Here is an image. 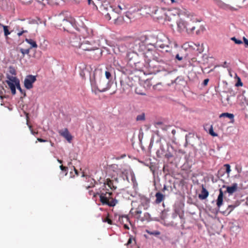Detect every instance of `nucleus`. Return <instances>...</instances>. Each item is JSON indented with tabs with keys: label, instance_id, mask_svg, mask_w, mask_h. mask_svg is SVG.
I'll list each match as a JSON object with an SVG mask.
<instances>
[{
	"label": "nucleus",
	"instance_id": "1",
	"mask_svg": "<svg viewBox=\"0 0 248 248\" xmlns=\"http://www.w3.org/2000/svg\"><path fill=\"white\" fill-rule=\"evenodd\" d=\"M178 31L180 32L186 31L187 34H192L198 27V23L195 20L188 19L184 20L181 17L176 21Z\"/></svg>",
	"mask_w": 248,
	"mask_h": 248
},
{
	"label": "nucleus",
	"instance_id": "2",
	"mask_svg": "<svg viewBox=\"0 0 248 248\" xmlns=\"http://www.w3.org/2000/svg\"><path fill=\"white\" fill-rule=\"evenodd\" d=\"M112 193L108 189H104V188L99 189L100 201L102 205H107L110 207H113L117 203L118 201L112 197Z\"/></svg>",
	"mask_w": 248,
	"mask_h": 248
},
{
	"label": "nucleus",
	"instance_id": "3",
	"mask_svg": "<svg viewBox=\"0 0 248 248\" xmlns=\"http://www.w3.org/2000/svg\"><path fill=\"white\" fill-rule=\"evenodd\" d=\"M91 83L92 91L95 94H97L98 92H106L110 88L109 81L104 79H100L98 82L94 79V80H91Z\"/></svg>",
	"mask_w": 248,
	"mask_h": 248
},
{
	"label": "nucleus",
	"instance_id": "4",
	"mask_svg": "<svg viewBox=\"0 0 248 248\" xmlns=\"http://www.w3.org/2000/svg\"><path fill=\"white\" fill-rule=\"evenodd\" d=\"M147 39L146 35H142L139 38L136 39L133 42L132 48L136 53L144 52L146 48L145 41Z\"/></svg>",
	"mask_w": 248,
	"mask_h": 248
},
{
	"label": "nucleus",
	"instance_id": "5",
	"mask_svg": "<svg viewBox=\"0 0 248 248\" xmlns=\"http://www.w3.org/2000/svg\"><path fill=\"white\" fill-rule=\"evenodd\" d=\"M151 36L156 39V42L154 45L155 47H160L161 48L168 47V45L167 44L168 42V38H167L162 33H155Z\"/></svg>",
	"mask_w": 248,
	"mask_h": 248
},
{
	"label": "nucleus",
	"instance_id": "6",
	"mask_svg": "<svg viewBox=\"0 0 248 248\" xmlns=\"http://www.w3.org/2000/svg\"><path fill=\"white\" fill-rule=\"evenodd\" d=\"M80 49L84 51H91L97 49L98 47L94 41L84 39L81 42Z\"/></svg>",
	"mask_w": 248,
	"mask_h": 248
},
{
	"label": "nucleus",
	"instance_id": "7",
	"mask_svg": "<svg viewBox=\"0 0 248 248\" xmlns=\"http://www.w3.org/2000/svg\"><path fill=\"white\" fill-rule=\"evenodd\" d=\"M155 14L156 15L155 17L158 19H164L165 20H170V13L169 9L165 8L159 9L155 10Z\"/></svg>",
	"mask_w": 248,
	"mask_h": 248
},
{
	"label": "nucleus",
	"instance_id": "8",
	"mask_svg": "<svg viewBox=\"0 0 248 248\" xmlns=\"http://www.w3.org/2000/svg\"><path fill=\"white\" fill-rule=\"evenodd\" d=\"M6 78L8 80H6V83L8 84L9 88L11 91V93L13 95H15L16 93V80H18L16 77L10 76L9 75H6Z\"/></svg>",
	"mask_w": 248,
	"mask_h": 248
},
{
	"label": "nucleus",
	"instance_id": "9",
	"mask_svg": "<svg viewBox=\"0 0 248 248\" xmlns=\"http://www.w3.org/2000/svg\"><path fill=\"white\" fill-rule=\"evenodd\" d=\"M82 177H85L86 181L88 183V184H86L84 185V186L86 189L94 187L97 183L96 181L93 178L90 176L85 175L84 172L82 173Z\"/></svg>",
	"mask_w": 248,
	"mask_h": 248
},
{
	"label": "nucleus",
	"instance_id": "10",
	"mask_svg": "<svg viewBox=\"0 0 248 248\" xmlns=\"http://www.w3.org/2000/svg\"><path fill=\"white\" fill-rule=\"evenodd\" d=\"M36 80V77L32 75L27 76L24 80V86L27 89L33 87V83Z\"/></svg>",
	"mask_w": 248,
	"mask_h": 248
},
{
	"label": "nucleus",
	"instance_id": "11",
	"mask_svg": "<svg viewBox=\"0 0 248 248\" xmlns=\"http://www.w3.org/2000/svg\"><path fill=\"white\" fill-rule=\"evenodd\" d=\"M81 42V39L74 34L71 35L70 38V43L74 47L80 48Z\"/></svg>",
	"mask_w": 248,
	"mask_h": 248
},
{
	"label": "nucleus",
	"instance_id": "12",
	"mask_svg": "<svg viewBox=\"0 0 248 248\" xmlns=\"http://www.w3.org/2000/svg\"><path fill=\"white\" fill-rule=\"evenodd\" d=\"M59 133L61 136L64 138L69 142H71L73 139V137L69 133L67 128L60 130L59 131Z\"/></svg>",
	"mask_w": 248,
	"mask_h": 248
},
{
	"label": "nucleus",
	"instance_id": "13",
	"mask_svg": "<svg viewBox=\"0 0 248 248\" xmlns=\"http://www.w3.org/2000/svg\"><path fill=\"white\" fill-rule=\"evenodd\" d=\"M139 202L140 203V205L143 206L144 209H147L148 208L150 203L148 198L144 196L139 195Z\"/></svg>",
	"mask_w": 248,
	"mask_h": 248
},
{
	"label": "nucleus",
	"instance_id": "14",
	"mask_svg": "<svg viewBox=\"0 0 248 248\" xmlns=\"http://www.w3.org/2000/svg\"><path fill=\"white\" fill-rule=\"evenodd\" d=\"M200 46V45L199 43L195 44L192 42H188L184 43L182 47L185 49L190 48L193 50L196 49L198 51V47Z\"/></svg>",
	"mask_w": 248,
	"mask_h": 248
},
{
	"label": "nucleus",
	"instance_id": "15",
	"mask_svg": "<svg viewBox=\"0 0 248 248\" xmlns=\"http://www.w3.org/2000/svg\"><path fill=\"white\" fill-rule=\"evenodd\" d=\"M171 15L173 16H176L177 15L179 17L184 16H187L188 18L189 16H190V14H188L186 12H182L178 8H173V9H171Z\"/></svg>",
	"mask_w": 248,
	"mask_h": 248
},
{
	"label": "nucleus",
	"instance_id": "16",
	"mask_svg": "<svg viewBox=\"0 0 248 248\" xmlns=\"http://www.w3.org/2000/svg\"><path fill=\"white\" fill-rule=\"evenodd\" d=\"M240 105L241 106L243 110L244 111L246 116L248 117V114L247 113V109H246V107L248 106V99L245 96H242L241 98V102Z\"/></svg>",
	"mask_w": 248,
	"mask_h": 248
},
{
	"label": "nucleus",
	"instance_id": "17",
	"mask_svg": "<svg viewBox=\"0 0 248 248\" xmlns=\"http://www.w3.org/2000/svg\"><path fill=\"white\" fill-rule=\"evenodd\" d=\"M169 215L167 214V212L163 211L161 215V223L166 226H169L170 224L169 219Z\"/></svg>",
	"mask_w": 248,
	"mask_h": 248
},
{
	"label": "nucleus",
	"instance_id": "18",
	"mask_svg": "<svg viewBox=\"0 0 248 248\" xmlns=\"http://www.w3.org/2000/svg\"><path fill=\"white\" fill-rule=\"evenodd\" d=\"M106 186H108L109 189L111 190L115 189L116 188V187L113 185V181L109 179H107L105 181L104 185L101 188H104V189H107L106 188Z\"/></svg>",
	"mask_w": 248,
	"mask_h": 248
},
{
	"label": "nucleus",
	"instance_id": "19",
	"mask_svg": "<svg viewBox=\"0 0 248 248\" xmlns=\"http://www.w3.org/2000/svg\"><path fill=\"white\" fill-rule=\"evenodd\" d=\"M166 86L169 87L170 84L169 83L165 84L164 82H160L154 85L153 88L155 90L162 91L165 89V87Z\"/></svg>",
	"mask_w": 248,
	"mask_h": 248
},
{
	"label": "nucleus",
	"instance_id": "20",
	"mask_svg": "<svg viewBox=\"0 0 248 248\" xmlns=\"http://www.w3.org/2000/svg\"><path fill=\"white\" fill-rule=\"evenodd\" d=\"M237 184L233 183L231 186H228L226 187V192L230 194H232L237 190Z\"/></svg>",
	"mask_w": 248,
	"mask_h": 248
},
{
	"label": "nucleus",
	"instance_id": "21",
	"mask_svg": "<svg viewBox=\"0 0 248 248\" xmlns=\"http://www.w3.org/2000/svg\"><path fill=\"white\" fill-rule=\"evenodd\" d=\"M209 195V192L206 189L202 186V190L201 193L199 195V198L201 200H204L207 198Z\"/></svg>",
	"mask_w": 248,
	"mask_h": 248
},
{
	"label": "nucleus",
	"instance_id": "22",
	"mask_svg": "<svg viewBox=\"0 0 248 248\" xmlns=\"http://www.w3.org/2000/svg\"><path fill=\"white\" fill-rule=\"evenodd\" d=\"M223 192L222 190L220 189L219 190V193L218 196L217 200V207L220 208V206L222 205L223 203Z\"/></svg>",
	"mask_w": 248,
	"mask_h": 248
},
{
	"label": "nucleus",
	"instance_id": "23",
	"mask_svg": "<svg viewBox=\"0 0 248 248\" xmlns=\"http://www.w3.org/2000/svg\"><path fill=\"white\" fill-rule=\"evenodd\" d=\"M163 170L164 173H165L166 177L167 175L170 174V163H169V162L167 163L164 165Z\"/></svg>",
	"mask_w": 248,
	"mask_h": 248
},
{
	"label": "nucleus",
	"instance_id": "24",
	"mask_svg": "<svg viewBox=\"0 0 248 248\" xmlns=\"http://www.w3.org/2000/svg\"><path fill=\"white\" fill-rule=\"evenodd\" d=\"M155 202L157 203H159L163 201L164 199V196L163 194L161 193L160 192H157L155 194Z\"/></svg>",
	"mask_w": 248,
	"mask_h": 248
},
{
	"label": "nucleus",
	"instance_id": "25",
	"mask_svg": "<svg viewBox=\"0 0 248 248\" xmlns=\"http://www.w3.org/2000/svg\"><path fill=\"white\" fill-rule=\"evenodd\" d=\"M62 25H63V28L64 30L68 31V29H69V27H71L72 26L71 23L69 22L67 20H66L64 19L63 20V23L62 24Z\"/></svg>",
	"mask_w": 248,
	"mask_h": 248
},
{
	"label": "nucleus",
	"instance_id": "26",
	"mask_svg": "<svg viewBox=\"0 0 248 248\" xmlns=\"http://www.w3.org/2000/svg\"><path fill=\"white\" fill-rule=\"evenodd\" d=\"M25 41L31 45V47H30V49H31L33 47V48L37 47V45L36 43L33 40L31 39L26 38L25 39Z\"/></svg>",
	"mask_w": 248,
	"mask_h": 248
},
{
	"label": "nucleus",
	"instance_id": "27",
	"mask_svg": "<svg viewBox=\"0 0 248 248\" xmlns=\"http://www.w3.org/2000/svg\"><path fill=\"white\" fill-rule=\"evenodd\" d=\"M135 92L136 93L138 94L142 95H145L146 94L143 92V88H142L141 86L136 87Z\"/></svg>",
	"mask_w": 248,
	"mask_h": 248
},
{
	"label": "nucleus",
	"instance_id": "28",
	"mask_svg": "<svg viewBox=\"0 0 248 248\" xmlns=\"http://www.w3.org/2000/svg\"><path fill=\"white\" fill-rule=\"evenodd\" d=\"M221 117H227L229 118L230 119H232L234 118V115L232 113H223L220 115L219 116Z\"/></svg>",
	"mask_w": 248,
	"mask_h": 248
},
{
	"label": "nucleus",
	"instance_id": "29",
	"mask_svg": "<svg viewBox=\"0 0 248 248\" xmlns=\"http://www.w3.org/2000/svg\"><path fill=\"white\" fill-rule=\"evenodd\" d=\"M0 26H2L3 28L4 34L6 37H7L8 35L11 33V32L8 30V27L7 26L3 25L0 23Z\"/></svg>",
	"mask_w": 248,
	"mask_h": 248
},
{
	"label": "nucleus",
	"instance_id": "30",
	"mask_svg": "<svg viewBox=\"0 0 248 248\" xmlns=\"http://www.w3.org/2000/svg\"><path fill=\"white\" fill-rule=\"evenodd\" d=\"M90 196H93V199H94L98 195H99V190L97 192H94L93 190H90L88 191Z\"/></svg>",
	"mask_w": 248,
	"mask_h": 248
},
{
	"label": "nucleus",
	"instance_id": "31",
	"mask_svg": "<svg viewBox=\"0 0 248 248\" xmlns=\"http://www.w3.org/2000/svg\"><path fill=\"white\" fill-rule=\"evenodd\" d=\"M30 49H30V48H28V49L20 48V51L22 54V57L24 58L25 54H29V53H30Z\"/></svg>",
	"mask_w": 248,
	"mask_h": 248
},
{
	"label": "nucleus",
	"instance_id": "32",
	"mask_svg": "<svg viewBox=\"0 0 248 248\" xmlns=\"http://www.w3.org/2000/svg\"><path fill=\"white\" fill-rule=\"evenodd\" d=\"M140 207V205H139L138 207L136 209V210L135 211V215L138 216L137 217L138 218H140V216L142 213V211L141 210Z\"/></svg>",
	"mask_w": 248,
	"mask_h": 248
},
{
	"label": "nucleus",
	"instance_id": "33",
	"mask_svg": "<svg viewBox=\"0 0 248 248\" xmlns=\"http://www.w3.org/2000/svg\"><path fill=\"white\" fill-rule=\"evenodd\" d=\"M9 72L12 75L16 76V74L15 68L12 66L9 67Z\"/></svg>",
	"mask_w": 248,
	"mask_h": 248
},
{
	"label": "nucleus",
	"instance_id": "34",
	"mask_svg": "<svg viewBox=\"0 0 248 248\" xmlns=\"http://www.w3.org/2000/svg\"><path fill=\"white\" fill-rule=\"evenodd\" d=\"M137 121H144L145 120V114L144 113H141L137 116Z\"/></svg>",
	"mask_w": 248,
	"mask_h": 248
},
{
	"label": "nucleus",
	"instance_id": "35",
	"mask_svg": "<svg viewBox=\"0 0 248 248\" xmlns=\"http://www.w3.org/2000/svg\"><path fill=\"white\" fill-rule=\"evenodd\" d=\"M146 232L151 235H158L160 234V232L159 231H146Z\"/></svg>",
	"mask_w": 248,
	"mask_h": 248
},
{
	"label": "nucleus",
	"instance_id": "36",
	"mask_svg": "<svg viewBox=\"0 0 248 248\" xmlns=\"http://www.w3.org/2000/svg\"><path fill=\"white\" fill-rule=\"evenodd\" d=\"M224 167L226 168V172L229 175L231 171L230 165L228 164H226L224 165Z\"/></svg>",
	"mask_w": 248,
	"mask_h": 248
},
{
	"label": "nucleus",
	"instance_id": "37",
	"mask_svg": "<svg viewBox=\"0 0 248 248\" xmlns=\"http://www.w3.org/2000/svg\"><path fill=\"white\" fill-rule=\"evenodd\" d=\"M231 39L234 41V43L236 44H238V45H240V44H242V41L240 40H238L237 39H236L235 37H232L231 38Z\"/></svg>",
	"mask_w": 248,
	"mask_h": 248
},
{
	"label": "nucleus",
	"instance_id": "38",
	"mask_svg": "<svg viewBox=\"0 0 248 248\" xmlns=\"http://www.w3.org/2000/svg\"><path fill=\"white\" fill-rule=\"evenodd\" d=\"M114 14V12H113V10H111V14ZM105 16L106 18L108 20H110V19L111 18V13H106L105 14Z\"/></svg>",
	"mask_w": 248,
	"mask_h": 248
},
{
	"label": "nucleus",
	"instance_id": "39",
	"mask_svg": "<svg viewBox=\"0 0 248 248\" xmlns=\"http://www.w3.org/2000/svg\"><path fill=\"white\" fill-rule=\"evenodd\" d=\"M209 134L213 137H216L217 136V134L214 132L213 128L212 126L209 129Z\"/></svg>",
	"mask_w": 248,
	"mask_h": 248
},
{
	"label": "nucleus",
	"instance_id": "40",
	"mask_svg": "<svg viewBox=\"0 0 248 248\" xmlns=\"http://www.w3.org/2000/svg\"><path fill=\"white\" fill-rule=\"evenodd\" d=\"M27 125H28V126H29V128H30V131H31V133L32 134H33V135H36V134H37L38 133V132H35L33 131V130H32V126H31V125H29V124H28V116H27Z\"/></svg>",
	"mask_w": 248,
	"mask_h": 248
},
{
	"label": "nucleus",
	"instance_id": "41",
	"mask_svg": "<svg viewBox=\"0 0 248 248\" xmlns=\"http://www.w3.org/2000/svg\"><path fill=\"white\" fill-rule=\"evenodd\" d=\"M133 241H134L135 242V240L133 239L132 237H130L129 239H128V240L127 241V242L126 243V246H127V248H129V246H130L131 244H132Z\"/></svg>",
	"mask_w": 248,
	"mask_h": 248
},
{
	"label": "nucleus",
	"instance_id": "42",
	"mask_svg": "<svg viewBox=\"0 0 248 248\" xmlns=\"http://www.w3.org/2000/svg\"><path fill=\"white\" fill-rule=\"evenodd\" d=\"M16 87L17 88V89L19 90V91L22 93V90L21 89V88L20 87V83H19V80H16Z\"/></svg>",
	"mask_w": 248,
	"mask_h": 248
},
{
	"label": "nucleus",
	"instance_id": "43",
	"mask_svg": "<svg viewBox=\"0 0 248 248\" xmlns=\"http://www.w3.org/2000/svg\"><path fill=\"white\" fill-rule=\"evenodd\" d=\"M104 222H107L108 224L110 225L112 224V220L108 217V216L105 219H104Z\"/></svg>",
	"mask_w": 248,
	"mask_h": 248
},
{
	"label": "nucleus",
	"instance_id": "44",
	"mask_svg": "<svg viewBox=\"0 0 248 248\" xmlns=\"http://www.w3.org/2000/svg\"><path fill=\"white\" fill-rule=\"evenodd\" d=\"M121 219H124L126 222H129V219L127 216H122V217H119V220L121 221Z\"/></svg>",
	"mask_w": 248,
	"mask_h": 248
},
{
	"label": "nucleus",
	"instance_id": "45",
	"mask_svg": "<svg viewBox=\"0 0 248 248\" xmlns=\"http://www.w3.org/2000/svg\"><path fill=\"white\" fill-rule=\"evenodd\" d=\"M60 168L62 171L65 172L66 174H67L68 170V168L67 167H64L63 165H61Z\"/></svg>",
	"mask_w": 248,
	"mask_h": 248
},
{
	"label": "nucleus",
	"instance_id": "46",
	"mask_svg": "<svg viewBox=\"0 0 248 248\" xmlns=\"http://www.w3.org/2000/svg\"><path fill=\"white\" fill-rule=\"evenodd\" d=\"M105 76L108 79H109L111 77V75L109 72L106 71L105 72Z\"/></svg>",
	"mask_w": 248,
	"mask_h": 248
},
{
	"label": "nucleus",
	"instance_id": "47",
	"mask_svg": "<svg viewBox=\"0 0 248 248\" xmlns=\"http://www.w3.org/2000/svg\"><path fill=\"white\" fill-rule=\"evenodd\" d=\"M243 39L246 47H248V39L245 37H243Z\"/></svg>",
	"mask_w": 248,
	"mask_h": 248
},
{
	"label": "nucleus",
	"instance_id": "48",
	"mask_svg": "<svg viewBox=\"0 0 248 248\" xmlns=\"http://www.w3.org/2000/svg\"><path fill=\"white\" fill-rule=\"evenodd\" d=\"M243 85L242 84V82L241 81V80L239 78H238V81L237 82V83H236V86H242Z\"/></svg>",
	"mask_w": 248,
	"mask_h": 248
},
{
	"label": "nucleus",
	"instance_id": "49",
	"mask_svg": "<svg viewBox=\"0 0 248 248\" xmlns=\"http://www.w3.org/2000/svg\"><path fill=\"white\" fill-rule=\"evenodd\" d=\"M27 32V31L26 30H23L21 31H20L17 33V35L18 36H21L24 33Z\"/></svg>",
	"mask_w": 248,
	"mask_h": 248
},
{
	"label": "nucleus",
	"instance_id": "50",
	"mask_svg": "<svg viewBox=\"0 0 248 248\" xmlns=\"http://www.w3.org/2000/svg\"><path fill=\"white\" fill-rule=\"evenodd\" d=\"M209 79L208 78H206V79H205L204 80H203V85L204 86H206L207 84H208V83L209 82Z\"/></svg>",
	"mask_w": 248,
	"mask_h": 248
},
{
	"label": "nucleus",
	"instance_id": "51",
	"mask_svg": "<svg viewBox=\"0 0 248 248\" xmlns=\"http://www.w3.org/2000/svg\"><path fill=\"white\" fill-rule=\"evenodd\" d=\"M88 3L89 5L93 4L94 6L96 7V8H97V6L95 5V3L92 0H88Z\"/></svg>",
	"mask_w": 248,
	"mask_h": 248
},
{
	"label": "nucleus",
	"instance_id": "52",
	"mask_svg": "<svg viewBox=\"0 0 248 248\" xmlns=\"http://www.w3.org/2000/svg\"><path fill=\"white\" fill-rule=\"evenodd\" d=\"M37 141L41 142H45L47 141L46 140H44V139L40 138H38L37 139Z\"/></svg>",
	"mask_w": 248,
	"mask_h": 248
},
{
	"label": "nucleus",
	"instance_id": "53",
	"mask_svg": "<svg viewBox=\"0 0 248 248\" xmlns=\"http://www.w3.org/2000/svg\"><path fill=\"white\" fill-rule=\"evenodd\" d=\"M235 207H236L235 205H229L228 208H231L230 211H232Z\"/></svg>",
	"mask_w": 248,
	"mask_h": 248
},
{
	"label": "nucleus",
	"instance_id": "54",
	"mask_svg": "<svg viewBox=\"0 0 248 248\" xmlns=\"http://www.w3.org/2000/svg\"><path fill=\"white\" fill-rule=\"evenodd\" d=\"M176 58L179 61H181L183 59V57H180L179 54L176 55Z\"/></svg>",
	"mask_w": 248,
	"mask_h": 248
},
{
	"label": "nucleus",
	"instance_id": "55",
	"mask_svg": "<svg viewBox=\"0 0 248 248\" xmlns=\"http://www.w3.org/2000/svg\"><path fill=\"white\" fill-rule=\"evenodd\" d=\"M164 155H165V157L168 159V160H169V158L170 156V154L166 153Z\"/></svg>",
	"mask_w": 248,
	"mask_h": 248
},
{
	"label": "nucleus",
	"instance_id": "56",
	"mask_svg": "<svg viewBox=\"0 0 248 248\" xmlns=\"http://www.w3.org/2000/svg\"><path fill=\"white\" fill-rule=\"evenodd\" d=\"M162 124V123L158 122L155 124V125L156 127H157L158 125H161Z\"/></svg>",
	"mask_w": 248,
	"mask_h": 248
},
{
	"label": "nucleus",
	"instance_id": "57",
	"mask_svg": "<svg viewBox=\"0 0 248 248\" xmlns=\"http://www.w3.org/2000/svg\"><path fill=\"white\" fill-rule=\"evenodd\" d=\"M229 9L232 10H237L236 9H235L232 7H229Z\"/></svg>",
	"mask_w": 248,
	"mask_h": 248
},
{
	"label": "nucleus",
	"instance_id": "58",
	"mask_svg": "<svg viewBox=\"0 0 248 248\" xmlns=\"http://www.w3.org/2000/svg\"><path fill=\"white\" fill-rule=\"evenodd\" d=\"M124 227L125 229H129V227H128V226L126 224H124Z\"/></svg>",
	"mask_w": 248,
	"mask_h": 248
},
{
	"label": "nucleus",
	"instance_id": "59",
	"mask_svg": "<svg viewBox=\"0 0 248 248\" xmlns=\"http://www.w3.org/2000/svg\"><path fill=\"white\" fill-rule=\"evenodd\" d=\"M74 170L75 171L76 174H77L78 175V172L77 170H76V168L74 167Z\"/></svg>",
	"mask_w": 248,
	"mask_h": 248
},
{
	"label": "nucleus",
	"instance_id": "60",
	"mask_svg": "<svg viewBox=\"0 0 248 248\" xmlns=\"http://www.w3.org/2000/svg\"><path fill=\"white\" fill-rule=\"evenodd\" d=\"M57 161H58V162H59L61 164L62 163V160H60L59 159H58Z\"/></svg>",
	"mask_w": 248,
	"mask_h": 248
},
{
	"label": "nucleus",
	"instance_id": "61",
	"mask_svg": "<svg viewBox=\"0 0 248 248\" xmlns=\"http://www.w3.org/2000/svg\"><path fill=\"white\" fill-rule=\"evenodd\" d=\"M171 133L173 134H174L175 133V130H172L171 131Z\"/></svg>",
	"mask_w": 248,
	"mask_h": 248
},
{
	"label": "nucleus",
	"instance_id": "62",
	"mask_svg": "<svg viewBox=\"0 0 248 248\" xmlns=\"http://www.w3.org/2000/svg\"><path fill=\"white\" fill-rule=\"evenodd\" d=\"M174 44L175 47H177V45L175 42L174 43Z\"/></svg>",
	"mask_w": 248,
	"mask_h": 248
},
{
	"label": "nucleus",
	"instance_id": "63",
	"mask_svg": "<svg viewBox=\"0 0 248 248\" xmlns=\"http://www.w3.org/2000/svg\"><path fill=\"white\" fill-rule=\"evenodd\" d=\"M145 216H149V214L148 213H146V214H145Z\"/></svg>",
	"mask_w": 248,
	"mask_h": 248
},
{
	"label": "nucleus",
	"instance_id": "64",
	"mask_svg": "<svg viewBox=\"0 0 248 248\" xmlns=\"http://www.w3.org/2000/svg\"><path fill=\"white\" fill-rule=\"evenodd\" d=\"M199 30H198V31H196V33H197V34H199Z\"/></svg>",
	"mask_w": 248,
	"mask_h": 248
}]
</instances>
